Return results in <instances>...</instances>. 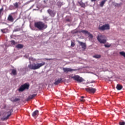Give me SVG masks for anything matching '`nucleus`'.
<instances>
[{
	"mask_svg": "<svg viewBox=\"0 0 125 125\" xmlns=\"http://www.w3.org/2000/svg\"><path fill=\"white\" fill-rule=\"evenodd\" d=\"M34 26L35 28L40 30V31H42V30H45L46 28H47V25L44 24L42 21H38L35 22Z\"/></svg>",
	"mask_w": 125,
	"mask_h": 125,
	"instance_id": "1",
	"label": "nucleus"
},
{
	"mask_svg": "<svg viewBox=\"0 0 125 125\" xmlns=\"http://www.w3.org/2000/svg\"><path fill=\"white\" fill-rule=\"evenodd\" d=\"M45 65V62H42L40 63H36L34 65L33 64H29L28 67L29 69H31V70H38V69H40L41 67H42V66H44Z\"/></svg>",
	"mask_w": 125,
	"mask_h": 125,
	"instance_id": "2",
	"label": "nucleus"
},
{
	"mask_svg": "<svg viewBox=\"0 0 125 125\" xmlns=\"http://www.w3.org/2000/svg\"><path fill=\"white\" fill-rule=\"evenodd\" d=\"M71 34H78V33H83V34H85V35H88L89 38L92 39L93 38V36L92 34H90L88 31L86 30H78V29H74L71 31Z\"/></svg>",
	"mask_w": 125,
	"mask_h": 125,
	"instance_id": "3",
	"label": "nucleus"
},
{
	"mask_svg": "<svg viewBox=\"0 0 125 125\" xmlns=\"http://www.w3.org/2000/svg\"><path fill=\"white\" fill-rule=\"evenodd\" d=\"M97 40L100 43L105 44L107 42V40H106V36L105 35H102L100 34L97 36Z\"/></svg>",
	"mask_w": 125,
	"mask_h": 125,
	"instance_id": "4",
	"label": "nucleus"
},
{
	"mask_svg": "<svg viewBox=\"0 0 125 125\" xmlns=\"http://www.w3.org/2000/svg\"><path fill=\"white\" fill-rule=\"evenodd\" d=\"M98 30L100 31H105V30H110V25L108 24H105L102 25V26H99L98 27Z\"/></svg>",
	"mask_w": 125,
	"mask_h": 125,
	"instance_id": "5",
	"label": "nucleus"
},
{
	"mask_svg": "<svg viewBox=\"0 0 125 125\" xmlns=\"http://www.w3.org/2000/svg\"><path fill=\"white\" fill-rule=\"evenodd\" d=\"M29 87L30 85L29 84L25 83L20 87L19 91H24L25 89H29Z\"/></svg>",
	"mask_w": 125,
	"mask_h": 125,
	"instance_id": "6",
	"label": "nucleus"
},
{
	"mask_svg": "<svg viewBox=\"0 0 125 125\" xmlns=\"http://www.w3.org/2000/svg\"><path fill=\"white\" fill-rule=\"evenodd\" d=\"M71 78L73 79L75 81L78 82V83H82V82H83V79L78 75L71 76Z\"/></svg>",
	"mask_w": 125,
	"mask_h": 125,
	"instance_id": "7",
	"label": "nucleus"
},
{
	"mask_svg": "<svg viewBox=\"0 0 125 125\" xmlns=\"http://www.w3.org/2000/svg\"><path fill=\"white\" fill-rule=\"evenodd\" d=\"M85 89L89 93H95V91H96V89L92 87L86 88Z\"/></svg>",
	"mask_w": 125,
	"mask_h": 125,
	"instance_id": "8",
	"label": "nucleus"
},
{
	"mask_svg": "<svg viewBox=\"0 0 125 125\" xmlns=\"http://www.w3.org/2000/svg\"><path fill=\"white\" fill-rule=\"evenodd\" d=\"M62 70L64 73H68V72H73V71H76V69H73L70 68H63Z\"/></svg>",
	"mask_w": 125,
	"mask_h": 125,
	"instance_id": "9",
	"label": "nucleus"
},
{
	"mask_svg": "<svg viewBox=\"0 0 125 125\" xmlns=\"http://www.w3.org/2000/svg\"><path fill=\"white\" fill-rule=\"evenodd\" d=\"M78 3L80 4V6H81V7H83V8H85V6H86V5H87V3L88 2H85V3L83 2V1H81L80 2H78Z\"/></svg>",
	"mask_w": 125,
	"mask_h": 125,
	"instance_id": "10",
	"label": "nucleus"
},
{
	"mask_svg": "<svg viewBox=\"0 0 125 125\" xmlns=\"http://www.w3.org/2000/svg\"><path fill=\"white\" fill-rule=\"evenodd\" d=\"M12 112V110H10L9 112H7L8 114H9L7 117H3L1 118L2 121H6V120H8V118L10 116H11V113Z\"/></svg>",
	"mask_w": 125,
	"mask_h": 125,
	"instance_id": "11",
	"label": "nucleus"
},
{
	"mask_svg": "<svg viewBox=\"0 0 125 125\" xmlns=\"http://www.w3.org/2000/svg\"><path fill=\"white\" fill-rule=\"evenodd\" d=\"M48 13L51 16V17H54L55 16V12L54 11L49 9L47 10Z\"/></svg>",
	"mask_w": 125,
	"mask_h": 125,
	"instance_id": "12",
	"label": "nucleus"
},
{
	"mask_svg": "<svg viewBox=\"0 0 125 125\" xmlns=\"http://www.w3.org/2000/svg\"><path fill=\"white\" fill-rule=\"evenodd\" d=\"M62 83V78H59L58 80H56V81L54 83L55 85H58L59 83Z\"/></svg>",
	"mask_w": 125,
	"mask_h": 125,
	"instance_id": "13",
	"label": "nucleus"
},
{
	"mask_svg": "<svg viewBox=\"0 0 125 125\" xmlns=\"http://www.w3.org/2000/svg\"><path fill=\"white\" fill-rule=\"evenodd\" d=\"M79 43L80 44V45H81L82 48L83 49H85V48H86V45L85 44V43L79 42Z\"/></svg>",
	"mask_w": 125,
	"mask_h": 125,
	"instance_id": "14",
	"label": "nucleus"
},
{
	"mask_svg": "<svg viewBox=\"0 0 125 125\" xmlns=\"http://www.w3.org/2000/svg\"><path fill=\"white\" fill-rule=\"evenodd\" d=\"M0 31L3 34H6V33H8V32H9V30H8V28H6L1 29Z\"/></svg>",
	"mask_w": 125,
	"mask_h": 125,
	"instance_id": "15",
	"label": "nucleus"
},
{
	"mask_svg": "<svg viewBox=\"0 0 125 125\" xmlns=\"http://www.w3.org/2000/svg\"><path fill=\"white\" fill-rule=\"evenodd\" d=\"M32 116L33 117H38L39 116V110H36L32 113Z\"/></svg>",
	"mask_w": 125,
	"mask_h": 125,
	"instance_id": "16",
	"label": "nucleus"
},
{
	"mask_svg": "<svg viewBox=\"0 0 125 125\" xmlns=\"http://www.w3.org/2000/svg\"><path fill=\"white\" fill-rule=\"evenodd\" d=\"M7 19L8 21H10V22H13V21H14V19H13V17H12V16H11V15H9L8 16Z\"/></svg>",
	"mask_w": 125,
	"mask_h": 125,
	"instance_id": "17",
	"label": "nucleus"
},
{
	"mask_svg": "<svg viewBox=\"0 0 125 125\" xmlns=\"http://www.w3.org/2000/svg\"><path fill=\"white\" fill-rule=\"evenodd\" d=\"M16 48L21 49V48H23V47H24V45L22 44H18L16 45Z\"/></svg>",
	"mask_w": 125,
	"mask_h": 125,
	"instance_id": "18",
	"label": "nucleus"
},
{
	"mask_svg": "<svg viewBox=\"0 0 125 125\" xmlns=\"http://www.w3.org/2000/svg\"><path fill=\"white\" fill-rule=\"evenodd\" d=\"M107 1V0H104L103 1H102L100 4V5L101 7H103V6H104V4H105V3Z\"/></svg>",
	"mask_w": 125,
	"mask_h": 125,
	"instance_id": "19",
	"label": "nucleus"
},
{
	"mask_svg": "<svg viewBox=\"0 0 125 125\" xmlns=\"http://www.w3.org/2000/svg\"><path fill=\"white\" fill-rule=\"evenodd\" d=\"M116 88L118 90H121L123 89V85L118 84L117 85Z\"/></svg>",
	"mask_w": 125,
	"mask_h": 125,
	"instance_id": "20",
	"label": "nucleus"
},
{
	"mask_svg": "<svg viewBox=\"0 0 125 125\" xmlns=\"http://www.w3.org/2000/svg\"><path fill=\"white\" fill-rule=\"evenodd\" d=\"M12 73L13 75H14V76H16L17 75V71L15 69H12Z\"/></svg>",
	"mask_w": 125,
	"mask_h": 125,
	"instance_id": "21",
	"label": "nucleus"
},
{
	"mask_svg": "<svg viewBox=\"0 0 125 125\" xmlns=\"http://www.w3.org/2000/svg\"><path fill=\"white\" fill-rule=\"evenodd\" d=\"M57 5L58 6V7H59V8H60V7H61V6L63 5V3L62 2H58Z\"/></svg>",
	"mask_w": 125,
	"mask_h": 125,
	"instance_id": "22",
	"label": "nucleus"
},
{
	"mask_svg": "<svg viewBox=\"0 0 125 125\" xmlns=\"http://www.w3.org/2000/svg\"><path fill=\"white\" fill-rule=\"evenodd\" d=\"M3 15V7L0 9V16Z\"/></svg>",
	"mask_w": 125,
	"mask_h": 125,
	"instance_id": "23",
	"label": "nucleus"
},
{
	"mask_svg": "<svg viewBox=\"0 0 125 125\" xmlns=\"http://www.w3.org/2000/svg\"><path fill=\"white\" fill-rule=\"evenodd\" d=\"M12 102H18V101H20V99L19 98H15L14 100H12Z\"/></svg>",
	"mask_w": 125,
	"mask_h": 125,
	"instance_id": "24",
	"label": "nucleus"
},
{
	"mask_svg": "<svg viewBox=\"0 0 125 125\" xmlns=\"http://www.w3.org/2000/svg\"><path fill=\"white\" fill-rule=\"evenodd\" d=\"M94 58H100L101 57V56L100 55H95L93 56Z\"/></svg>",
	"mask_w": 125,
	"mask_h": 125,
	"instance_id": "25",
	"label": "nucleus"
},
{
	"mask_svg": "<svg viewBox=\"0 0 125 125\" xmlns=\"http://www.w3.org/2000/svg\"><path fill=\"white\" fill-rule=\"evenodd\" d=\"M84 98V96H82L81 98L80 99L81 102H84L85 101V100L83 99Z\"/></svg>",
	"mask_w": 125,
	"mask_h": 125,
	"instance_id": "26",
	"label": "nucleus"
},
{
	"mask_svg": "<svg viewBox=\"0 0 125 125\" xmlns=\"http://www.w3.org/2000/svg\"><path fill=\"white\" fill-rule=\"evenodd\" d=\"M111 45V44H109L108 43L104 44L105 47H107V48L110 47Z\"/></svg>",
	"mask_w": 125,
	"mask_h": 125,
	"instance_id": "27",
	"label": "nucleus"
},
{
	"mask_svg": "<svg viewBox=\"0 0 125 125\" xmlns=\"http://www.w3.org/2000/svg\"><path fill=\"white\" fill-rule=\"evenodd\" d=\"M11 44H13V45H15V44L17 43L16 42H15V41H14V40L11 41Z\"/></svg>",
	"mask_w": 125,
	"mask_h": 125,
	"instance_id": "28",
	"label": "nucleus"
},
{
	"mask_svg": "<svg viewBox=\"0 0 125 125\" xmlns=\"http://www.w3.org/2000/svg\"><path fill=\"white\" fill-rule=\"evenodd\" d=\"M14 6L16 8H18V3L16 2L14 4Z\"/></svg>",
	"mask_w": 125,
	"mask_h": 125,
	"instance_id": "29",
	"label": "nucleus"
},
{
	"mask_svg": "<svg viewBox=\"0 0 125 125\" xmlns=\"http://www.w3.org/2000/svg\"><path fill=\"white\" fill-rule=\"evenodd\" d=\"M30 98H31V99H33V98H34V97H35V96H37V94H33L32 95H30Z\"/></svg>",
	"mask_w": 125,
	"mask_h": 125,
	"instance_id": "30",
	"label": "nucleus"
},
{
	"mask_svg": "<svg viewBox=\"0 0 125 125\" xmlns=\"http://www.w3.org/2000/svg\"><path fill=\"white\" fill-rule=\"evenodd\" d=\"M125 125V122H120L119 123V125Z\"/></svg>",
	"mask_w": 125,
	"mask_h": 125,
	"instance_id": "31",
	"label": "nucleus"
},
{
	"mask_svg": "<svg viewBox=\"0 0 125 125\" xmlns=\"http://www.w3.org/2000/svg\"><path fill=\"white\" fill-rule=\"evenodd\" d=\"M31 99H31V97L29 96L27 98L26 101H29V100H31Z\"/></svg>",
	"mask_w": 125,
	"mask_h": 125,
	"instance_id": "32",
	"label": "nucleus"
},
{
	"mask_svg": "<svg viewBox=\"0 0 125 125\" xmlns=\"http://www.w3.org/2000/svg\"><path fill=\"white\" fill-rule=\"evenodd\" d=\"M71 46H75V42H71Z\"/></svg>",
	"mask_w": 125,
	"mask_h": 125,
	"instance_id": "33",
	"label": "nucleus"
},
{
	"mask_svg": "<svg viewBox=\"0 0 125 125\" xmlns=\"http://www.w3.org/2000/svg\"><path fill=\"white\" fill-rule=\"evenodd\" d=\"M65 21H66V22H71V20H70V19H65Z\"/></svg>",
	"mask_w": 125,
	"mask_h": 125,
	"instance_id": "34",
	"label": "nucleus"
},
{
	"mask_svg": "<svg viewBox=\"0 0 125 125\" xmlns=\"http://www.w3.org/2000/svg\"><path fill=\"white\" fill-rule=\"evenodd\" d=\"M45 60H47V61L53 60V59H45Z\"/></svg>",
	"mask_w": 125,
	"mask_h": 125,
	"instance_id": "35",
	"label": "nucleus"
},
{
	"mask_svg": "<svg viewBox=\"0 0 125 125\" xmlns=\"http://www.w3.org/2000/svg\"><path fill=\"white\" fill-rule=\"evenodd\" d=\"M92 2L96 1V0H91Z\"/></svg>",
	"mask_w": 125,
	"mask_h": 125,
	"instance_id": "36",
	"label": "nucleus"
},
{
	"mask_svg": "<svg viewBox=\"0 0 125 125\" xmlns=\"http://www.w3.org/2000/svg\"><path fill=\"white\" fill-rule=\"evenodd\" d=\"M6 24V25H8V26H9L8 24H6V23H5Z\"/></svg>",
	"mask_w": 125,
	"mask_h": 125,
	"instance_id": "37",
	"label": "nucleus"
}]
</instances>
